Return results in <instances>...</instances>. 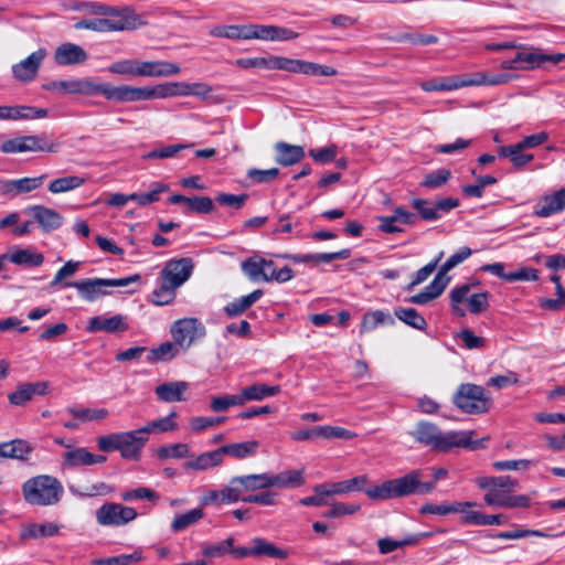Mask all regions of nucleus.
<instances>
[{
  "label": "nucleus",
  "instance_id": "obj_1",
  "mask_svg": "<svg viewBox=\"0 0 565 565\" xmlns=\"http://www.w3.org/2000/svg\"><path fill=\"white\" fill-rule=\"evenodd\" d=\"M472 434L473 431L469 430L441 431L437 425L425 420L419 422L416 429L411 431L416 441L437 452H447L455 447L478 449L481 444L472 441Z\"/></svg>",
  "mask_w": 565,
  "mask_h": 565
},
{
  "label": "nucleus",
  "instance_id": "obj_64",
  "mask_svg": "<svg viewBox=\"0 0 565 565\" xmlns=\"http://www.w3.org/2000/svg\"><path fill=\"white\" fill-rule=\"evenodd\" d=\"M47 174H41L33 178H22L14 180L15 182V194L29 193L39 189L46 180Z\"/></svg>",
  "mask_w": 565,
  "mask_h": 565
},
{
  "label": "nucleus",
  "instance_id": "obj_36",
  "mask_svg": "<svg viewBox=\"0 0 565 565\" xmlns=\"http://www.w3.org/2000/svg\"><path fill=\"white\" fill-rule=\"evenodd\" d=\"M60 533V525L54 522L49 523H31L23 527L21 539H43L52 537Z\"/></svg>",
  "mask_w": 565,
  "mask_h": 565
},
{
  "label": "nucleus",
  "instance_id": "obj_21",
  "mask_svg": "<svg viewBox=\"0 0 565 565\" xmlns=\"http://www.w3.org/2000/svg\"><path fill=\"white\" fill-rule=\"evenodd\" d=\"M127 21L122 18L120 19H109V18H97V19H84L74 24L76 30H92L96 32H111V31H122L126 29Z\"/></svg>",
  "mask_w": 565,
  "mask_h": 565
},
{
  "label": "nucleus",
  "instance_id": "obj_3",
  "mask_svg": "<svg viewBox=\"0 0 565 565\" xmlns=\"http://www.w3.org/2000/svg\"><path fill=\"white\" fill-rule=\"evenodd\" d=\"M451 401L459 411L470 415L484 414L492 404L489 392L473 383L460 384Z\"/></svg>",
  "mask_w": 565,
  "mask_h": 565
},
{
  "label": "nucleus",
  "instance_id": "obj_11",
  "mask_svg": "<svg viewBox=\"0 0 565 565\" xmlns=\"http://www.w3.org/2000/svg\"><path fill=\"white\" fill-rule=\"evenodd\" d=\"M45 56V49L41 47L32 52L28 57L12 66L13 77L23 83L32 82L36 77Z\"/></svg>",
  "mask_w": 565,
  "mask_h": 565
},
{
  "label": "nucleus",
  "instance_id": "obj_46",
  "mask_svg": "<svg viewBox=\"0 0 565 565\" xmlns=\"http://www.w3.org/2000/svg\"><path fill=\"white\" fill-rule=\"evenodd\" d=\"M148 100L154 98H168L182 96V82L164 83L154 86H147Z\"/></svg>",
  "mask_w": 565,
  "mask_h": 565
},
{
  "label": "nucleus",
  "instance_id": "obj_58",
  "mask_svg": "<svg viewBox=\"0 0 565 565\" xmlns=\"http://www.w3.org/2000/svg\"><path fill=\"white\" fill-rule=\"evenodd\" d=\"M418 542V535H409L404 540H392L390 537H384L379 540L377 546L381 554H388L406 545H416Z\"/></svg>",
  "mask_w": 565,
  "mask_h": 565
},
{
  "label": "nucleus",
  "instance_id": "obj_40",
  "mask_svg": "<svg viewBox=\"0 0 565 565\" xmlns=\"http://www.w3.org/2000/svg\"><path fill=\"white\" fill-rule=\"evenodd\" d=\"M110 83L97 82L92 77L78 78V95L96 96L103 95L109 98Z\"/></svg>",
  "mask_w": 565,
  "mask_h": 565
},
{
  "label": "nucleus",
  "instance_id": "obj_50",
  "mask_svg": "<svg viewBox=\"0 0 565 565\" xmlns=\"http://www.w3.org/2000/svg\"><path fill=\"white\" fill-rule=\"evenodd\" d=\"M505 520L502 514L488 515L472 510L462 516V523L469 525H500Z\"/></svg>",
  "mask_w": 565,
  "mask_h": 565
},
{
  "label": "nucleus",
  "instance_id": "obj_29",
  "mask_svg": "<svg viewBox=\"0 0 565 565\" xmlns=\"http://www.w3.org/2000/svg\"><path fill=\"white\" fill-rule=\"evenodd\" d=\"M518 61L523 65V70H533L540 67L545 62L557 64L565 61V54H543L537 52H518Z\"/></svg>",
  "mask_w": 565,
  "mask_h": 565
},
{
  "label": "nucleus",
  "instance_id": "obj_44",
  "mask_svg": "<svg viewBox=\"0 0 565 565\" xmlns=\"http://www.w3.org/2000/svg\"><path fill=\"white\" fill-rule=\"evenodd\" d=\"M71 9L86 14L103 17H113L118 13L115 8L95 1H75L72 3Z\"/></svg>",
  "mask_w": 565,
  "mask_h": 565
},
{
  "label": "nucleus",
  "instance_id": "obj_47",
  "mask_svg": "<svg viewBox=\"0 0 565 565\" xmlns=\"http://www.w3.org/2000/svg\"><path fill=\"white\" fill-rule=\"evenodd\" d=\"M156 456L159 460L168 459H182L191 457L190 447L188 444L178 443L159 447L156 450Z\"/></svg>",
  "mask_w": 565,
  "mask_h": 565
},
{
  "label": "nucleus",
  "instance_id": "obj_63",
  "mask_svg": "<svg viewBox=\"0 0 565 565\" xmlns=\"http://www.w3.org/2000/svg\"><path fill=\"white\" fill-rule=\"evenodd\" d=\"M45 90L57 92L60 94H78V78L53 81L43 85Z\"/></svg>",
  "mask_w": 565,
  "mask_h": 565
},
{
  "label": "nucleus",
  "instance_id": "obj_5",
  "mask_svg": "<svg viewBox=\"0 0 565 565\" xmlns=\"http://www.w3.org/2000/svg\"><path fill=\"white\" fill-rule=\"evenodd\" d=\"M478 285L479 281L476 280L471 284L456 286L450 290V306L456 316H466L465 309L460 306L465 301L468 303L469 311L472 315H478L489 307L490 294L488 291L471 294V288Z\"/></svg>",
  "mask_w": 565,
  "mask_h": 565
},
{
  "label": "nucleus",
  "instance_id": "obj_7",
  "mask_svg": "<svg viewBox=\"0 0 565 565\" xmlns=\"http://www.w3.org/2000/svg\"><path fill=\"white\" fill-rule=\"evenodd\" d=\"M170 332L175 344L183 351L206 335V329L198 318H182L174 321Z\"/></svg>",
  "mask_w": 565,
  "mask_h": 565
},
{
  "label": "nucleus",
  "instance_id": "obj_9",
  "mask_svg": "<svg viewBox=\"0 0 565 565\" xmlns=\"http://www.w3.org/2000/svg\"><path fill=\"white\" fill-rule=\"evenodd\" d=\"M194 263L190 257L168 260L159 275V280L166 281L169 286L179 288L189 280L193 273Z\"/></svg>",
  "mask_w": 565,
  "mask_h": 565
},
{
  "label": "nucleus",
  "instance_id": "obj_45",
  "mask_svg": "<svg viewBox=\"0 0 565 565\" xmlns=\"http://www.w3.org/2000/svg\"><path fill=\"white\" fill-rule=\"evenodd\" d=\"M254 556H268L277 559H285L288 557V552L280 547H277L273 543L262 539H253Z\"/></svg>",
  "mask_w": 565,
  "mask_h": 565
},
{
  "label": "nucleus",
  "instance_id": "obj_57",
  "mask_svg": "<svg viewBox=\"0 0 565 565\" xmlns=\"http://www.w3.org/2000/svg\"><path fill=\"white\" fill-rule=\"evenodd\" d=\"M67 412L79 422L102 420L108 417L109 412L106 408H77L70 407Z\"/></svg>",
  "mask_w": 565,
  "mask_h": 565
},
{
  "label": "nucleus",
  "instance_id": "obj_43",
  "mask_svg": "<svg viewBox=\"0 0 565 565\" xmlns=\"http://www.w3.org/2000/svg\"><path fill=\"white\" fill-rule=\"evenodd\" d=\"M170 190V186L162 182H154L150 185V190L145 193H131V201H135L139 206H146L158 202L160 195Z\"/></svg>",
  "mask_w": 565,
  "mask_h": 565
},
{
  "label": "nucleus",
  "instance_id": "obj_19",
  "mask_svg": "<svg viewBox=\"0 0 565 565\" xmlns=\"http://www.w3.org/2000/svg\"><path fill=\"white\" fill-rule=\"evenodd\" d=\"M109 102L115 103H137L148 100L147 86L137 87L131 85H118L114 86L110 84Z\"/></svg>",
  "mask_w": 565,
  "mask_h": 565
},
{
  "label": "nucleus",
  "instance_id": "obj_13",
  "mask_svg": "<svg viewBox=\"0 0 565 565\" xmlns=\"http://www.w3.org/2000/svg\"><path fill=\"white\" fill-rule=\"evenodd\" d=\"M483 501L487 505L492 508H529L531 505V499L525 494H511V492L502 491L499 489H492L488 491Z\"/></svg>",
  "mask_w": 565,
  "mask_h": 565
},
{
  "label": "nucleus",
  "instance_id": "obj_15",
  "mask_svg": "<svg viewBox=\"0 0 565 565\" xmlns=\"http://www.w3.org/2000/svg\"><path fill=\"white\" fill-rule=\"evenodd\" d=\"M285 71L312 76H334L338 74V71L332 66L289 57H286Z\"/></svg>",
  "mask_w": 565,
  "mask_h": 565
},
{
  "label": "nucleus",
  "instance_id": "obj_56",
  "mask_svg": "<svg viewBox=\"0 0 565 565\" xmlns=\"http://www.w3.org/2000/svg\"><path fill=\"white\" fill-rule=\"evenodd\" d=\"M472 254V250L470 247L463 246L460 249H458L456 253H454L438 269L437 276L440 278H450L447 276V273L465 262L467 258H469Z\"/></svg>",
  "mask_w": 565,
  "mask_h": 565
},
{
  "label": "nucleus",
  "instance_id": "obj_30",
  "mask_svg": "<svg viewBox=\"0 0 565 565\" xmlns=\"http://www.w3.org/2000/svg\"><path fill=\"white\" fill-rule=\"evenodd\" d=\"M303 473V469H290L279 473H271V487L278 489L301 487L306 482Z\"/></svg>",
  "mask_w": 565,
  "mask_h": 565
},
{
  "label": "nucleus",
  "instance_id": "obj_4",
  "mask_svg": "<svg viewBox=\"0 0 565 565\" xmlns=\"http://www.w3.org/2000/svg\"><path fill=\"white\" fill-rule=\"evenodd\" d=\"M140 279L138 274L124 278H86L77 281H67L63 287H73L82 299L93 302L99 297L107 296L110 291L107 288L126 287Z\"/></svg>",
  "mask_w": 565,
  "mask_h": 565
},
{
  "label": "nucleus",
  "instance_id": "obj_26",
  "mask_svg": "<svg viewBox=\"0 0 565 565\" xmlns=\"http://www.w3.org/2000/svg\"><path fill=\"white\" fill-rule=\"evenodd\" d=\"M189 384L183 381L166 382L154 390L157 397L166 403L182 402Z\"/></svg>",
  "mask_w": 565,
  "mask_h": 565
},
{
  "label": "nucleus",
  "instance_id": "obj_42",
  "mask_svg": "<svg viewBox=\"0 0 565 565\" xmlns=\"http://www.w3.org/2000/svg\"><path fill=\"white\" fill-rule=\"evenodd\" d=\"M8 256L11 263L21 266L38 267L44 262V256L41 253H36L30 248H18Z\"/></svg>",
  "mask_w": 565,
  "mask_h": 565
},
{
  "label": "nucleus",
  "instance_id": "obj_39",
  "mask_svg": "<svg viewBox=\"0 0 565 565\" xmlns=\"http://www.w3.org/2000/svg\"><path fill=\"white\" fill-rule=\"evenodd\" d=\"M85 183L86 179L84 177L66 175L52 180L47 189L52 194H61L76 190Z\"/></svg>",
  "mask_w": 565,
  "mask_h": 565
},
{
  "label": "nucleus",
  "instance_id": "obj_31",
  "mask_svg": "<svg viewBox=\"0 0 565 565\" xmlns=\"http://www.w3.org/2000/svg\"><path fill=\"white\" fill-rule=\"evenodd\" d=\"M286 56L238 58L236 64L242 68H266L285 71Z\"/></svg>",
  "mask_w": 565,
  "mask_h": 565
},
{
  "label": "nucleus",
  "instance_id": "obj_34",
  "mask_svg": "<svg viewBox=\"0 0 565 565\" xmlns=\"http://www.w3.org/2000/svg\"><path fill=\"white\" fill-rule=\"evenodd\" d=\"M180 352V347L175 342H163L157 347L147 350L146 361L148 363L168 362L174 359Z\"/></svg>",
  "mask_w": 565,
  "mask_h": 565
},
{
  "label": "nucleus",
  "instance_id": "obj_17",
  "mask_svg": "<svg viewBox=\"0 0 565 565\" xmlns=\"http://www.w3.org/2000/svg\"><path fill=\"white\" fill-rule=\"evenodd\" d=\"M28 211L45 233L53 232L63 225V215L54 209L44 205H33Z\"/></svg>",
  "mask_w": 565,
  "mask_h": 565
},
{
  "label": "nucleus",
  "instance_id": "obj_10",
  "mask_svg": "<svg viewBox=\"0 0 565 565\" xmlns=\"http://www.w3.org/2000/svg\"><path fill=\"white\" fill-rule=\"evenodd\" d=\"M508 81V75H498L494 77H491L489 79H486L484 77L482 81H460L457 77H448V78H440V79H430L423 82L420 84V87L425 92H446V90H454L458 89L463 86L475 85V84H489V85H498L505 83Z\"/></svg>",
  "mask_w": 565,
  "mask_h": 565
},
{
  "label": "nucleus",
  "instance_id": "obj_37",
  "mask_svg": "<svg viewBox=\"0 0 565 565\" xmlns=\"http://www.w3.org/2000/svg\"><path fill=\"white\" fill-rule=\"evenodd\" d=\"M270 265L267 263L266 258L259 256H252L245 259L241 264L242 271L252 281H268L266 274L264 273V266Z\"/></svg>",
  "mask_w": 565,
  "mask_h": 565
},
{
  "label": "nucleus",
  "instance_id": "obj_25",
  "mask_svg": "<svg viewBox=\"0 0 565 565\" xmlns=\"http://www.w3.org/2000/svg\"><path fill=\"white\" fill-rule=\"evenodd\" d=\"M180 66L168 61H141V76L169 77L180 73Z\"/></svg>",
  "mask_w": 565,
  "mask_h": 565
},
{
  "label": "nucleus",
  "instance_id": "obj_55",
  "mask_svg": "<svg viewBox=\"0 0 565 565\" xmlns=\"http://www.w3.org/2000/svg\"><path fill=\"white\" fill-rule=\"evenodd\" d=\"M523 150L524 149L516 148V143L511 146H503L499 150V156L510 158L515 168H522L534 158L531 153H523Z\"/></svg>",
  "mask_w": 565,
  "mask_h": 565
},
{
  "label": "nucleus",
  "instance_id": "obj_51",
  "mask_svg": "<svg viewBox=\"0 0 565 565\" xmlns=\"http://www.w3.org/2000/svg\"><path fill=\"white\" fill-rule=\"evenodd\" d=\"M108 72L125 76H141V61L128 58L117 61L108 66Z\"/></svg>",
  "mask_w": 565,
  "mask_h": 565
},
{
  "label": "nucleus",
  "instance_id": "obj_33",
  "mask_svg": "<svg viewBox=\"0 0 565 565\" xmlns=\"http://www.w3.org/2000/svg\"><path fill=\"white\" fill-rule=\"evenodd\" d=\"M275 149L277 152L276 161L281 166H292L305 157V150L301 146L277 142Z\"/></svg>",
  "mask_w": 565,
  "mask_h": 565
},
{
  "label": "nucleus",
  "instance_id": "obj_2",
  "mask_svg": "<svg viewBox=\"0 0 565 565\" xmlns=\"http://www.w3.org/2000/svg\"><path fill=\"white\" fill-rule=\"evenodd\" d=\"M22 493L29 504L53 505L61 500L63 486L55 477L40 475L26 480L22 484Z\"/></svg>",
  "mask_w": 565,
  "mask_h": 565
},
{
  "label": "nucleus",
  "instance_id": "obj_6",
  "mask_svg": "<svg viewBox=\"0 0 565 565\" xmlns=\"http://www.w3.org/2000/svg\"><path fill=\"white\" fill-rule=\"evenodd\" d=\"M58 145L50 140L46 134L20 136L0 145L2 153L56 152Z\"/></svg>",
  "mask_w": 565,
  "mask_h": 565
},
{
  "label": "nucleus",
  "instance_id": "obj_8",
  "mask_svg": "<svg viewBox=\"0 0 565 565\" xmlns=\"http://www.w3.org/2000/svg\"><path fill=\"white\" fill-rule=\"evenodd\" d=\"M138 516L135 508L107 502L96 511V520L103 526H122Z\"/></svg>",
  "mask_w": 565,
  "mask_h": 565
},
{
  "label": "nucleus",
  "instance_id": "obj_61",
  "mask_svg": "<svg viewBox=\"0 0 565 565\" xmlns=\"http://www.w3.org/2000/svg\"><path fill=\"white\" fill-rule=\"evenodd\" d=\"M214 210V203L209 196H192L186 200L185 213L195 212L207 214Z\"/></svg>",
  "mask_w": 565,
  "mask_h": 565
},
{
  "label": "nucleus",
  "instance_id": "obj_32",
  "mask_svg": "<svg viewBox=\"0 0 565 565\" xmlns=\"http://www.w3.org/2000/svg\"><path fill=\"white\" fill-rule=\"evenodd\" d=\"M232 484H241L248 491H257L271 488V473H253L246 476L234 477L231 479Z\"/></svg>",
  "mask_w": 565,
  "mask_h": 565
},
{
  "label": "nucleus",
  "instance_id": "obj_20",
  "mask_svg": "<svg viewBox=\"0 0 565 565\" xmlns=\"http://www.w3.org/2000/svg\"><path fill=\"white\" fill-rule=\"evenodd\" d=\"M49 390L46 382L25 383L18 386V388L10 393L8 398L12 405L23 406L30 402L34 395H45Z\"/></svg>",
  "mask_w": 565,
  "mask_h": 565
},
{
  "label": "nucleus",
  "instance_id": "obj_62",
  "mask_svg": "<svg viewBox=\"0 0 565 565\" xmlns=\"http://www.w3.org/2000/svg\"><path fill=\"white\" fill-rule=\"evenodd\" d=\"M361 510L359 503L332 502L330 510L323 513V518L335 519L351 515Z\"/></svg>",
  "mask_w": 565,
  "mask_h": 565
},
{
  "label": "nucleus",
  "instance_id": "obj_22",
  "mask_svg": "<svg viewBox=\"0 0 565 565\" xmlns=\"http://www.w3.org/2000/svg\"><path fill=\"white\" fill-rule=\"evenodd\" d=\"M565 210V189H559L552 194L545 195L536 204L534 214L539 217H548Z\"/></svg>",
  "mask_w": 565,
  "mask_h": 565
},
{
  "label": "nucleus",
  "instance_id": "obj_41",
  "mask_svg": "<svg viewBox=\"0 0 565 565\" xmlns=\"http://www.w3.org/2000/svg\"><path fill=\"white\" fill-rule=\"evenodd\" d=\"M177 413L171 412L168 416L154 419L147 425L140 427L143 436L149 439V435L153 433H168L178 428L175 422Z\"/></svg>",
  "mask_w": 565,
  "mask_h": 565
},
{
  "label": "nucleus",
  "instance_id": "obj_18",
  "mask_svg": "<svg viewBox=\"0 0 565 565\" xmlns=\"http://www.w3.org/2000/svg\"><path fill=\"white\" fill-rule=\"evenodd\" d=\"M49 114L46 108L34 106H0V119L2 120H30L45 118Z\"/></svg>",
  "mask_w": 565,
  "mask_h": 565
},
{
  "label": "nucleus",
  "instance_id": "obj_28",
  "mask_svg": "<svg viewBox=\"0 0 565 565\" xmlns=\"http://www.w3.org/2000/svg\"><path fill=\"white\" fill-rule=\"evenodd\" d=\"M33 450L34 447L24 439H14L7 443H0V458L28 460L29 455Z\"/></svg>",
  "mask_w": 565,
  "mask_h": 565
},
{
  "label": "nucleus",
  "instance_id": "obj_38",
  "mask_svg": "<svg viewBox=\"0 0 565 565\" xmlns=\"http://www.w3.org/2000/svg\"><path fill=\"white\" fill-rule=\"evenodd\" d=\"M258 447L259 443L257 440H247L222 446L221 451L223 457L228 455L235 459H245L247 457L254 456L257 452Z\"/></svg>",
  "mask_w": 565,
  "mask_h": 565
},
{
  "label": "nucleus",
  "instance_id": "obj_53",
  "mask_svg": "<svg viewBox=\"0 0 565 565\" xmlns=\"http://www.w3.org/2000/svg\"><path fill=\"white\" fill-rule=\"evenodd\" d=\"M92 452L84 447L75 448L63 455V465L67 468L90 466Z\"/></svg>",
  "mask_w": 565,
  "mask_h": 565
},
{
  "label": "nucleus",
  "instance_id": "obj_60",
  "mask_svg": "<svg viewBox=\"0 0 565 565\" xmlns=\"http://www.w3.org/2000/svg\"><path fill=\"white\" fill-rule=\"evenodd\" d=\"M210 34L232 40H246V25H218L212 29Z\"/></svg>",
  "mask_w": 565,
  "mask_h": 565
},
{
  "label": "nucleus",
  "instance_id": "obj_35",
  "mask_svg": "<svg viewBox=\"0 0 565 565\" xmlns=\"http://www.w3.org/2000/svg\"><path fill=\"white\" fill-rule=\"evenodd\" d=\"M395 319L391 313L385 312L383 310H374L366 312L361 322L360 332H370L375 330L381 326H394Z\"/></svg>",
  "mask_w": 565,
  "mask_h": 565
},
{
  "label": "nucleus",
  "instance_id": "obj_54",
  "mask_svg": "<svg viewBox=\"0 0 565 565\" xmlns=\"http://www.w3.org/2000/svg\"><path fill=\"white\" fill-rule=\"evenodd\" d=\"M204 516V512L200 508H195L186 511L185 513L175 515L171 523V530L173 532H181L186 527L195 524Z\"/></svg>",
  "mask_w": 565,
  "mask_h": 565
},
{
  "label": "nucleus",
  "instance_id": "obj_23",
  "mask_svg": "<svg viewBox=\"0 0 565 565\" xmlns=\"http://www.w3.org/2000/svg\"><path fill=\"white\" fill-rule=\"evenodd\" d=\"M419 478H422V470L414 469L403 477L391 479L395 498L416 494Z\"/></svg>",
  "mask_w": 565,
  "mask_h": 565
},
{
  "label": "nucleus",
  "instance_id": "obj_16",
  "mask_svg": "<svg viewBox=\"0 0 565 565\" xmlns=\"http://www.w3.org/2000/svg\"><path fill=\"white\" fill-rule=\"evenodd\" d=\"M88 54L78 44L65 42L58 45L54 52V62L58 66L83 64L87 61Z\"/></svg>",
  "mask_w": 565,
  "mask_h": 565
},
{
  "label": "nucleus",
  "instance_id": "obj_24",
  "mask_svg": "<svg viewBox=\"0 0 565 565\" xmlns=\"http://www.w3.org/2000/svg\"><path fill=\"white\" fill-rule=\"evenodd\" d=\"M223 461L224 458L220 447L212 451L202 452L194 457L192 460L185 461L183 467L185 470L205 471L207 469L221 466Z\"/></svg>",
  "mask_w": 565,
  "mask_h": 565
},
{
  "label": "nucleus",
  "instance_id": "obj_59",
  "mask_svg": "<svg viewBox=\"0 0 565 565\" xmlns=\"http://www.w3.org/2000/svg\"><path fill=\"white\" fill-rule=\"evenodd\" d=\"M450 178L451 171L449 169H438L427 173L420 182V186L426 189H438L446 184Z\"/></svg>",
  "mask_w": 565,
  "mask_h": 565
},
{
  "label": "nucleus",
  "instance_id": "obj_48",
  "mask_svg": "<svg viewBox=\"0 0 565 565\" xmlns=\"http://www.w3.org/2000/svg\"><path fill=\"white\" fill-rule=\"evenodd\" d=\"M394 315L397 319L414 329L423 331L427 327L425 318L414 308L398 307L395 309Z\"/></svg>",
  "mask_w": 565,
  "mask_h": 565
},
{
  "label": "nucleus",
  "instance_id": "obj_27",
  "mask_svg": "<svg viewBox=\"0 0 565 565\" xmlns=\"http://www.w3.org/2000/svg\"><path fill=\"white\" fill-rule=\"evenodd\" d=\"M450 278H440L437 275L427 285L423 291L412 296L408 301L415 305H426L430 300L439 297L449 284Z\"/></svg>",
  "mask_w": 565,
  "mask_h": 565
},
{
  "label": "nucleus",
  "instance_id": "obj_12",
  "mask_svg": "<svg viewBox=\"0 0 565 565\" xmlns=\"http://www.w3.org/2000/svg\"><path fill=\"white\" fill-rule=\"evenodd\" d=\"M120 456L126 460H139L145 446L148 443L140 428L129 431H120Z\"/></svg>",
  "mask_w": 565,
  "mask_h": 565
},
{
  "label": "nucleus",
  "instance_id": "obj_52",
  "mask_svg": "<svg viewBox=\"0 0 565 565\" xmlns=\"http://www.w3.org/2000/svg\"><path fill=\"white\" fill-rule=\"evenodd\" d=\"M158 281V288H156L150 296V301L156 306H166L175 299L177 296V288L169 286V284H166L163 280Z\"/></svg>",
  "mask_w": 565,
  "mask_h": 565
},
{
  "label": "nucleus",
  "instance_id": "obj_49",
  "mask_svg": "<svg viewBox=\"0 0 565 565\" xmlns=\"http://www.w3.org/2000/svg\"><path fill=\"white\" fill-rule=\"evenodd\" d=\"M245 390V397L248 401H263L267 397L275 396L280 393L279 385H267L265 383H256L247 386Z\"/></svg>",
  "mask_w": 565,
  "mask_h": 565
},
{
  "label": "nucleus",
  "instance_id": "obj_14",
  "mask_svg": "<svg viewBox=\"0 0 565 565\" xmlns=\"http://www.w3.org/2000/svg\"><path fill=\"white\" fill-rule=\"evenodd\" d=\"M129 328L127 317L122 315H115L106 318L103 316H95L88 320L86 331L90 333L107 332L117 333L125 332Z\"/></svg>",
  "mask_w": 565,
  "mask_h": 565
}]
</instances>
